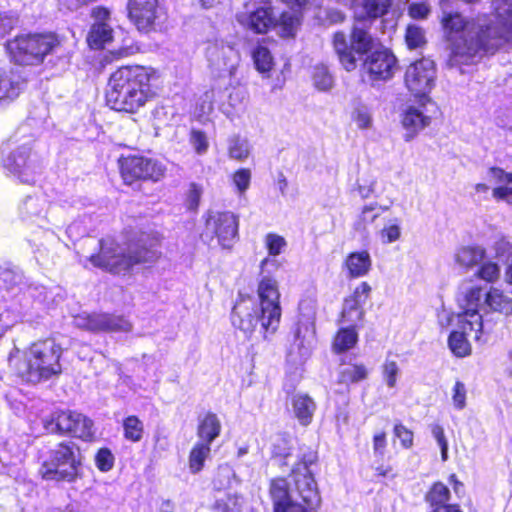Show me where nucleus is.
I'll list each match as a JSON object with an SVG mask.
<instances>
[{
	"label": "nucleus",
	"mask_w": 512,
	"mask_h": 512,
	"mask_svg": "<svg viewBox=\"0 0 512 512\" xmlns=\"http://www.w3.org/2000/svg\"><path fill=\"white\" fill-rule=\"evenodd\" d=\"M236 21L246 30L256 34H265L275 26L276 16L271 4L249 0L236 13Z\"/></svg>",
	"instance_id": "obj_15"
},
{
	"label": "nucleus",
	"mask_w": 512,
	"mask_h": 512,
	"mask_svg": "<svg viewBox=\"0 0 512 512\" xmlns=\"http://www.w3.org/2000/svg\"><path fill=\"white\" fill-rule=\"evenodd\" d=\"M252 59L257 71L263 75H268L274 66V59L270 50L262 45L254 48Z\"/></svg>",
	"instance_id": "obj_38"
},
{
	"label": "nucleus",
	"mask_w": 512,
	"mask_h": 512,
	"mask_svg": "<svg viewBox=\"0 0 512 512\" xmlns=\"http://www.w3.org/2000/svg\"><path fill=\"white\" fill-rule=\"evenodd\" d=\"M387 441L385 432H378L373 437V450L376 455L383 456L386 450Z\"/></svg>",
	"instance_id": "obj_63"
},
{
	"label": "nucleus",
	"mask_w": 512,
	"mask_h": 512,
	"mask_svg": "<svg viewBox=\"0 0 512 512\" xmlns=\"http://www.w3.org/2000/svg\"><path fill=\"white\" fill-rule=\"evenodd\" d=\"M378 236L383 244L398 241L401 237V220L399 218L389 219L378 232Z\"/></svg>",
	"instance_id": "obj_42"
},
{
	"label": "nucleus",
	"mask_w": 512,
	"mask_h": 512,
	"mask_svg": "<svg viewBox=\"0 0 512 512\" xmlns=\"http://www.w3.org/2000/svg\"><path fill=\"white\" fill-rule=\"evenodd\" d=\"M148 236L141 237L139 242L126 249L119 246L113 239L100 241V253L91 255L87 260L97 268L119 274L127 271L135 264L154 261L159 257V239Z\"/></svg>",
	"instance_id": "obj_6"
},
{
	"label": "nucleus",
	"mask_w": 512,
	"mask_h": 512,
	"mask_svg": "<svg viewBox=\"0 0 512 512\" xmlns=\"http://www.w3.org/2000/svg\"><path fill=\"white\" fill-rule=\"evenodd\" d=\"M22 89L20 75L13 68H0V103L15 100Z\"/></svg>",
	"instance_id": "obj_26"
},
{
	"label": "nucleus",
	"mask_w": 512,
	"mask_h": 512,
	"mask_svg": "<svg viewBox=\"0 0 512 512\" xmlns=\"http://www.w3.org/2000/svg\"><path fill=\"white\" fill-rule=\"evenodd\" d=\"M62 348L52 339L33 343L27 350L15 348L9 355L10 367L19 378L37 384L62 372Z\"/></svg>",
	"instance_id": "obj_5"
},
{
	"label": "nucleus",
	"mask_w": 512,
	"mask_h": 512,
	"mask_svg": "<svg viewBox=\"0 0 512 512\" xmlns=\"http://www.w3.org/2000/svg\"><path fill=\"white\" fill-rule=\"evenodd\" d=\"M124 437L132 442H138L142 439L144 426L142 421L136 416H128L123 421Z\"/></svg>",
	"instance_id": "obj_44"
},
{
	"label": "nucleus",
	"mask_w": 512,
	"mask_h": 512,
	"mask_svg": "<svg viewBox=\"0 0 512 512\" xmlns=\"http://www.w3.org/2000/svg\"><path fill=\"white\" fill-rule=\"evenodd\" d=\"M300 329H298L296 334V341H298L297 346L299 349V357L300 360L306 359L312 348V339H313V331H309L308 337L304 336L303 339H300Z\"/></svg>",
	"instance_id": "obj_56"
},
{
	"label": "nucleus",
	"mask_w": 512,
	"mask_h": 512,
	"mask_svg": "<svg viewBox=\"0 0 512 512\" xmlns=\"http://www.w3.org/2000/svg\"><path fill=\"white\" fill-rule=\"evenodd\" d=\"M16 20L0 12V41L14 28Z\"/></svg>",
	"instance_id": "obj_61"
},
{
	"label": "nucleus",
	"mask_w": 512,
	"mask_h": 512,
	"mask_svg": "<svg viewBox=\"0 0 512 512\" xmlns=\"http://www.w3.org/2000/svg\"><path fill=\"white\" fill-rule=\"evenodd\" d=\"M395 436L400 440L401 445L408 449L413 445V433L404 425L398 424L394 427Z\"/></svg>",
	"instance_id": "obj_58"
},
{
	"label": "nucleus",
	"mask_w": 512,
	"mask_h": 512,
	"mask_svg": "<svg viewBox=\"0 0 512 512\" xmlns=\"http://www.w3.org/2000/svg\"><path fill=\"white\" fill-rule=\"evenodd\" d=\"M369 370L364 364H343L338 371V383L346 386L365 380Z\"/></svg>",
	"instance_id": "obj_33"
},
{
	"label": "nucleus",
	"mask_w": 512,
	"mask_h": 512,
	"mask_svg": "<svg viewBox=\"0 0 512 512\" xmlns=\"http://www.w3.org/2000/svg\"><path fill=\"white\" fill-rule=\"evenodd\" d=\"M292 410L299 423L307 426L312 422L316 404L309 395L299 393L292 397Z\"/></svg>",
	"instance_id": "obj_30"
},
{
	"label": "nucleus",
	"mask_w": 512,
	"mask_h": 512,
	"mask_svg": "<svg viewBox=\"0 0 512 512\" xmlns=\"http://www.w3.org/2000/svg\"><path fill=\"white\" fill-rule=\"evenodd\" d=\"M244 499L240 496H229L227 503H225L227 512H241Z\"/></svg>",
	"instance_id": "obj_64"
},
{
	"label": "nucleus",
	"mask_w": 512,
	"mask_h": 512,
	"mask_svg": "<svg viewBox=\"0 0 512 512\" xmlns=\"http://www.w3.org/2000/svg\"><path fill=\"white\" fill-rule=\"evenodd\" d=\"M480 336L481 333L477 341L480 339ZM468 337H473L476 340L475 332L469 329V325H466V327H455L451 331L448 338V346L456 357L462 358L471 354L472 349Z\"/></svg>",
	"instance_id": "obj_28"
},
{
	"label": "nucleus",
	"mask_w": 512,
	"mask_h": 512,
	"mask_svg": "<svg viewBox=\"0 0 512 512\" xmlns=\"http://www.w3.org/2000/svg\"><path fill=\"white\" fill-rule=\"evenodd\" d=\"M74 324L78 328L92 332H130L131 323L121 316L107 313H81L74 318Z\"/></svg>",
	"instance_id": "obj_20"
},
{
	"label": "nucleus",
	"mask_w": 512,
	"mask_h": 512,
	"mask_svg": "<svg viewBox=\"0 0 512 512\" xmlns=\"http://www.w3.org/2000/svg\"><path fill=\"white\" fill-rule=\"evenodd\" d=\"M453 262L464 272L477 267L475 277L487 283H495L500 278V266L488 259L486 250L479 245H463L456 248L453 253Z\"/></svg>",
	"instance_id": "obj_12"
},
{
	"label": "nucleus",
	"mask_w": 512,
	"mask_h": 512,
	"mask_svg": "<svg viewBox=\"0 0 512 512\" xmlns=\"http://www.w3.org/2000/svg\"><path fill=\"white\" fill-rule=\"evenodd\" d=\"M391 0H356L354 4L355 20L376 19L387 13Z\"/></svg>",
	"instance_id": "obj_27"
},
{
	"label": "nucleus",
	"mask_w": 512,
	"mask_h": 512,
	"mask_svg": "<svg viewBox=\"0 0 512 512\" xmlns=\"http://www.w3.org/2000/svg\"><path fill=\"white\" fill-rule=\"evenodd\" d=\"M0 168L7 177L34 184L43 170V160L31 145L7 141L0 146Z\"/></svg>",
	"instance_id": "obj_7"
},
{
	"label": "nucleus",
	"mask_w": 512,
	"mask_h": 512,
	"mask_svg": "<svg viewBox=\"0 0 512 512\" xmlns=\"http://www.w3.org/2000/svg\"><path fill=\"white\" fill-rule=\"evenodd\" d=\"M494 250L497 258H505L508 261L505 280L507 283L512 284V245L505 240H499L495 243Z\"/></svg>",
	"instance_id": "obj_45"
},
{
	"label": "nucleus",
	"mask_w": 512,
	"mask_h": 512,
	"mask_svg": "<svg viewBox=\"0 0 512 512\" xmlns=\"http://www.w3.org/2000/svg\"><path fill=\"white\" fill-rule=\"evenodd\" d=\"M82 460L79 446L73 441L66 440L49 451L48 459L43 463L40 473L46 480L71 482L77 477Z\"/></svg>",
	"instance_id": "obj_10"
},
{
	"label": "nucleus",
	"mask_w": 512,
	"mask_h": 512,
	"mask_svg": "<svg viewBox=\"0 0 512 512\" xmlns=\"http://www.w3.org/2000/svg\"><path fill=\"white\" fill-rule=\"evenodd\" d=\"M377 181L371 180L368 184H360L358 192L363 199L370 198L372 196L378 197L379 192L377 191Z\"/></svg>",
	"instance_id": "obj_62"
},
{
	"label": "nucleus",
	"mask_w": 512,
	"mask_h": 512,
	"mask_svg": "<svg viewBox=\"0 0 512 512\" xmlns=\"http://www.w3.org/2000/svg\"><path fill=\"white\" fill-rule=\"evenodd\" d=\"M43 423L50 433L69 434L84 441H92L95 435L92 420L74 411L54 412Z\"/></svg>",
	"instance_id": "obj_13"
},
{
	"label": "nucleus",
	"mask_w": 512,
	"mask_h": 512,
	"mask_svg": "<svg viewBox=\"0 0 512 512\" xmlns=\"http://www.w3.org/2000/svg\"><path fill=\"white\" fill-rule=\"evenodd\" d=\"M301 25V16L296 12H284L273 28L282 38H292L296 35Z\"/></svg>",
	"instance_id": "obj_34"
},
{
	"label": "nucleus",
	"mask_w": 512,
	"mask_h": 512,
	"mask_svg": "<svg viewBox=\"0 0 512 512\" xmlns=\"http://www.w3.org/2000/svg\"><path fill=\"white\" fill-rule=\"evenodd\" d=\"M206 56L213 80L212 92L232 87L241 60L239 51L230 43L215 40L208 44Z\"/></svg>",
	"instance_id": "obj_9"
},
{
	"label": "nucleus",
	"mask_w": 512,
	"mask_h": 512,
	"mask_svg": "<svg viewBox=\"0 0 512 512\" xmlns=\"http://www.w3.org/2000/svg\"><path fill=\"white\" fill-rule=\"evenodd\" d=\"M94 24L89 31L87 42L92 49H101L113 39V30L108 21L110 12L106 8L93 10Z\"/></svg>",
	"instance_id": "obj_22"
},
{
	"label": "nucleus",
	"mask_w": 512,
	"mask_h": 512,
	"mask_svg": "<svg viewBox=\"0 0 512 512\" xmlns=\"http://www.w3.org/2000/svg\"><path fill=\"white\" fill-rule=\"evenodd\" d=\"M450 499V491L446 485L441 482L435 483L426 496L427 502L431 508L440 505H448Z\"/></svg>",
	"instance_id": "obj_43"
},
{
	"label": "nucleus",
	"mask_w": 512,
	"mask_h": 512,
	"mask_svg": "<svg viewBox=\"0 0 512 512\" xmlns=\"http://www.w3.org/2000/svg\"><path fill=\"white\" fill-rule=\"evenodd\" d=\"M265 246L270 256H278L287 246V242L284 237L275 234L268 233L265 236Z\"/></svg>",
	"instance_id": "obj_52"
},
{
	"label": "nucleus",
	"mask_w": 512,
	"mask_h": 512,
	"mask_svg": "<svg viewBox=\"0 0 512 512\" xmlns=\"http://www.w3.org/2000/svg\"><path fill=\"white\" fill-rule=\"evenodd\" d=\"M188 142L193 148L194 152L199 155H205L210 147V142L207 134L200 129H191L188 137Z\"/></svg>",
	"instance_id": "obj_46"
},
{
	"label": "nucleus",
	"mask_w": 512,
	"mask_h": 512,
	"mask_svg": "<svg viewBox=\"0 0 512 512\" xmlns=\"http://www.w3.org/2000/svg\"><path fill=\"white\" fill-rule=\"evenodd\" d=\"M157 0H130L128 12L130 19L140 31H149L158 17Z\"/></svg>",
	"instance_id": "obj_23"
},
{
	"label": "nucleus",
	"mask_w": 512,
	"mask_h": 512,
	"mask_svg": "<svg viewBox=\"0 0 512 512\" xmlns=\"http://www.w3.org/2000/svg\"><path fill=\"white\" fill-rule=\"evenodd\" d=\"M487 291L481 285H471L462 287L459 297V303L463 310L461 321H469V329L475 332V338H479L482 333L483 322L479 309L485 307L484 298Z\"/></svg>",
	"instance_id": "obj_18"
},
{
	"label": "nucleus",
	"mask_w": 512,
	"mask_h": 512,
	"mask_svg": "<svg viewBox=\"0 0 512 512\" xmlns=\"http://www.w3.org/2000/svg\"><path fill=\"white\" fill-rule=\"evenodd\" d=\"M202 195V188L198 184L192 183L189 188L188 196H187V205L191 210L197 209L200 198Z\"/></svg>",
	"instance_id": "obj_59"
},
{
	"label": "nucleus",
	"mask_w": 512,
	"mask_h": 512,
	"mask_svg": "<svg viewBox=\"0 0 512 512\" xmlns=\"http://www.w3.org/2000/svg\"><path fill=\"white\" fill-rule=\"evenodd\" d=\"M333 46L344 69L352 71L357 67L355 54H369L373 51L374 40L367 30L366 23L356 20L350 42L344 33L337 32L333 37Z\"/></svg>",
	"instance_id": "obj_11"
},
{
	"label": "nucleus",
	"mask_w": 512,
	"mask_h": 512,
	"mask_svg": "<svg viewBox=\"0 0 512 512\" xmlns=\"http://www.w3.org/2000/svg\"><path fill=\"white\" fill-rule=\"evenodd\" d=\"M376 207L377 203H373L365 205L361 209L358 219L354 223V230L360 235L366 236L368 234V225L378 218L379 214L374 212Z\"/></svg>",
	"instance_id": "obj_39"
},
{
	"label": "nucleus",
	"mask_w": 512,
	"mask_h": 512,
	"mask_svg": "<svg viewBox=\"0 0 512 512\" xmlns=\"http://www.w3.org/2000/svg\"><path fill=\"white\" fill-rule=\"evenodd\" d=\"M431 117L421 107L408 105L401 113V124L405 130L404 140L411 141L421 130L429 126Z\"/></svg>",
	"instance_id": "obj_24"
},
{
	"label": "nucleus",
	"mask_w": 512,
	"mask_h": 512,
	"mask_svg": "<svg viewBox=\"0 0 512 512\" xmlns=\"http://www.w3.org/2000/svg\"><path fill=\"white\" fill-rule=\"evenodd\" d=\"M362 70L372 83L388 81L397 70V59L390 50L381 46L366 55Z\"/></svg>",
	"instance_id": "obj_19"
},
{
	"label": "nucleus",
	"mask_w": 512,
	"mask_h": 512,
	"mask_svg": "<svg viewBox=\"0 0 512 512\" xmlns=\"http://www.w3.org/2000/svg\"><path fill=\"white\" fill-rule=\"evenodd\" d=\"M343 265L348 277L361 278L370 272L372 259L368 251H356L347 255Z\"/></svg>",
	"instance_id": "obj_29"
},
{
	"label": "nucleus",
	"mask_w": 512,
	"mask_h": 512,
	"mask_svg": "<svg viewBox=\"0 0 512 512\" xmlns=\"http://www.w3.org/2000/svg\"><path fill=\"white\" fill-rule=\"evenodd\" d=\"M115 462V457L108 448H101L95 456V465L101 472L110 471Z\"/></svg>",
	"instance_id": "obj_53"
},
{
	"label": "nucleus",
	"mask_w": 512,
	"mask_h": 512,
	"mask_svg": "<svg viewBox=\"0 0 512 512\" xmlns=\"http://www.w3.org/2000/svg\"><path fill=\"white\" fill-rule=\"evenodd\" d=\"M437 69L434 61L422 58L411 63L405 71L404 83L406 88L415 96L425 98L426 103H432L427 96L436 85Z\"/></svg>",
	"instance_id": "obj_14"
},
{
	"label": "nucleus",
	"mask_w": 512,
	"mask_h": 512,
	"mask_svg": "<svg viewBox=\"0 0 512 512\" xmlns=\"http://www.w3.org/2000/svg\"><path fill=\"white\" fill-rule=\"evenodd\" d=\"M258 303L250 296L239 295L232 313V325L250 336L257 329L264 339L273 335L280 324L282 309L279 285L275 278L263 275L257 286Z\"/></svg>",
	"instance_id": "obj_2"
},
{
	"label": "nucleus",
	"mask_w": 512,
	"mask_h": 512,
	"mask_svg": "<svg viewBox=\"0 0 512 512\" xmlns=\"http://www.w3.org/2000/svg\"><path fill=\"white\" fill-rule=\"evenodd\" d=\"M210 453L211 444L207 442L197 441L193 445L188 458V466L192 474H197L204 468L205 461L209 458Z\"/></svg>",
	"instance_id": "obj_35"
},
{
	"label": "nucleus",
	"mask_w": 512,
	"mask_h": 512,
	"mask_svg": "<svg viewBox=\"0 0 512 512\" xmlns=\"http://www.w3.org/2000/svg\"><path fill=\"white\" fill-rule=\"evenodd\" d=\"M466 394L464 383L457 381L452 389V403L455 409L463 410L465 408Z\"/></svg>",
	"instance_id": "obj_55"
},
{
	"label": "nucleus",
	"mask_w": 512,
	"mask_h": 512,
	"mask_svg": "<svg viewBox=\"0 0 512 512\" xmlns=\"http://www.w3.org/2000/svg\"><path fill=\"white\" fill-rule=\"evenodd\" d=\"M220 432L221 422L216 414L209 412L199 419L197 427L198 441L212 444L220 435Z\"/></svg>",
	"instance_id": "obj_31"
},
{
	"label": "nucleus",
	"mask_w": 512,
	"mask_h": 512,
	"mask_svg": "<svg viewBox=\"0 0 512 512\" xmlns=\"http://www.w3.org/2000/svg\"><path fill=\"white\" fill-rule=\"evenodd\" d=\"M429 13L430 8L426 2L412 3L409 6V15L414 19H424Z\"/></svg>",
	"instance_id": "obj_60"
},
{
	"label": "nucleus",
	"mask_w": 512,
	"mask_h": 512,
	"mask_svg": "<svg viewBox=\"0 0 512 512\" xmlns=\"http://www.w3.org/2000/svg\"><path fill=\"white\" fill-rule=\"evenodd\" d=\"M495 23L485 15L466 20L460 13H445L442 25L450 47L451 66L468 64L482 53H494L512 33V0L492 2Z\"/></svg>",
	"instance_id": "obj_1"
},
{
	"label": "nucleus",
	"mask_w": 512,
	"mask_h": 512,
	"mask_svg": "<svg viewBox=\"0 0 512 512\" xmlns=\"http://www.w3.org/2000/svg\"><path fill=\"white\" fill-rule=\"evenodd\" d=\"M399 367L396 361L386 359L383 364V378L388 387L393 388L396 386L397 377L399 375Z\"/></svg>",
	"instance_id": "obj_54"
},
{
	"label": "nucleus",
	"mask_w": 512,
	"mask_h": 512,
	"mask_svg": "<svg viewBox=\"0 0 512 512\" xmlns=\"http://www.w3.org/2000/svg\"><path fill=\"white\" fill-rule=\"evenodd\" d=\"M363 317V305H359L349 297L345 300L342 310V321L354 324Z\"/></svg>",
	"instance_id": "obj_49"
},
{
	"label": "nucleus",
	"mask_w": 512,
	"mask_h": 512,
	"mask_svg": "<svg viewBox=\"0 0 512 512\" xmlns=\"http://www.w3.org/2000/svg\"><path fill=\"white\" fill-rule=\"evenodd\" d=\"M463 312L454 314L447 310H441L438 312L437 318H438V324L442 328H447L450 326L455 327H466V325H469V321H461L459 318H462Z\"/></svg>",
	"instance_id": "obj_51"
},
{
	"label": "nucleus",
	"mask_w": 512,
	"mask_h": 512,
	"mask_svg": "<svg viewBox=\"0 0 512 512\" xmlns=\"http://www.w3.org/2000/svg\"><path fill=\"white\" fill-rule=\"evenodd\" d=\"M227 151L231 159L244 161L251 153V144L247 138L234 135L228 139Z\"/></svg>",
	"instance_id": "obj_36"
},
{
	"label": "nucleus",
	"mask_w": 512,
	"mask_h": 512,
	"mask_svg": "<svg viewBox=\"0 0 512 512\" xmlns=\"http://www.w3.org/2000/svg\"><path fill=\"white\" fill-rule=\"evenodd\" d=\"M357 340L358 334L354 327L343 328L336 334L333 348L336 352H344L354 347Z\"/></svg>",
	"instance_id": "obj_40"
},
{
	"label": "nucleus",
	"mask_w": 512,
	"mask_h": 512,
	"mask_svg": "<svg viewBox=\"0 0 512 512\" xmlns=\"http://www.w3.org/2000/svg\"><path fill=\"white\" fill-rule=\"evenodd\" d=\"M405 41L409 49L422 47L426 42L423 29L416 25H409L406 29Z\"/></svg>",
	"instance_id": "obj_50"
},
{
	"label": "nucleus",
	"mask_w": 512,
	"mask_h": 512,
	"mask_svg": "<svg viewBox=\"0 0 512 512\" xmlns=\"http://www.w3.org/2000/svg\"><path fill=\"white\" fill-rule=\"evenodd\" d=\"M48 201L43 195H29L18 206V215L27 225L44 227L47 223Z\"/></svg>",
	"instance_id": "obj_21"
},
{
	"label": "nucleus",
	"mask_w": 512,
	"mask_h": 512,
	"mask_svg": "<svg viewBox=\"0 0 512 512\" xmlns=\"http://www.w3.org/2000/svg\"><path fill=\"white\" fill-rule=\"evenodd\" d=\"M486 179L495 186L493 197L512 205V173L493 167L488 170Z\"/></svg>",
	"instance_id": "obj_25"
},
{
	"label": "nucleus",
	"mask_w": 512,
	"mask_h": 512,
	"mask_svg": "<svg viewBox=\"0 0 512 512\" xmlns=\"http://www.w3.org/2000/svg\"><path fill=\"white\" fill-rule=\"evenodd\" d=\"M119 166L122 178L128 184L138 179L158 181L165 171L160 162L137 155L121 157Z\"/></svg>",
	"instance_id": "obj_17"
},
{
	"label": "nucleus",
	"mask_w": 512,
	"mask_h": 512,
	"mask_svg": "<svg viewBox=\"0 0 512 512\" xmlns=\"http://www.w3.org/2000/svg\"><path fill=\"white\" fill-rule=\"evenodd\" d=\"M352 120L361 130L371 128L373 124L371 109L367 105L359 103L352 112Z\"/></svg>",
	"instance_id": "obj_48"
},
{
	"label": "nucleus",
	"mask_w": 512,
	"mask_h": 512,
	"mask_svg": "<svg viewBox=\"0 0 512 512\" xmlns=\"http://www.w3.org/2000/svg\"><path fill=\"white\" fill-rule=\"evenodd\" d=\"M59 47L60 41L54 34H23L6 43L11 61L19 65H38Z\"/></svg>",
	"instance_id": "obj_8"
},
{
	"label": "nucleus",
	"mask_w": 512,
	"mask_h": 512,
	"mask_svg": "<svg viewBox=\"0 0 512 512\" xmlns=\"http://www.w3.org/2000/svg\"><path fill=\"white\" fill-rule=\"evenodd\" d=\"M238 218L232 212L211 211L205 220L204 235L216 238L222 249H231L238 237Z\"/></svg>",
	"instance_id": "obj_16"
},
{
	"label": "nucleus",
	"mask_w": 512,
	"mask_h": 512,
	"mask_svg": "<svg viewBox=\"0 0 512 512\" xmlns=\"http://www.w3.org/2000/svg\"><path fill=\"white\" fill-rule=\"evenodd\" d=\"M371 287L367 282H361L349 297L359 305H364L370 297Z\"/></svg>",
	"instance_id": "obj_57"
},
{
	"label": "nucleus",
	"mask_w": 512,
	"mask_h": 512,
	"mask_svg": "<svg viewBox=\"0 0 512 512\" xmlns=\"http://www.w3.org/2000/svg\"><path fill=\"white\" fill-rule=\"evenodd\" d=\"M312 82L319 91H329L334 85V79L325 65H316L312 72Z\"/></svg>",
	"instance_id": "obj_41"
},
{
	"label": "nucleus",
	"mask_w": 512,
	"mask_h": 512,
	"mask_svg": "<svg viewBox=\"0 0 512 512\" xmlns=\"http://www.w3.org/2000/svg\"><path fill=\"white\" fill-rule=\"evenodd\" d=\"M294 447V440L286 435H277L273 438L271 443L272 458L282 462L292 454Z\"/></svg>",
	"instance_id": "obj_37"
},
{
	"label": "nucleus",
	"mask_w": 512,
	"mask_h": 512,
	"mask_svg": "<svg viewBox=\"0 0 512 512\" xmlns=\"http://www.w3.org/2000/svg\"><path fill=\"white\" fill-rule=\"evenodd\" d=\"M315 461L316 455L310 451L295 464L291 472L294 488H290L284 478L271 480L269 493L274 512H312L316 509L320 496L310 470Z\"/></svg>",
	"instance_id": "obj_3"
},
{
	"label": "nucleus",
	"mask_w": 512,
	"mask_h": 512,
	"mask_svg": "<svg viewBox=\"0 0 512 512\" xmlns=\"http://www.w3.org/2000/svg\"><path fill=\"white\" fill-rule=\"evenodd\" d=\"M151 72L140 66L121 67L109 78L107 105L118 112L136 113L153 97Z\"/></svg>",
	"instance_id": "obj_4"
},
{
	"label": "nucleus",
	"mask_w": 512,
	"mask_h": 512,
	"mask_svg": "<svg viewBox=\"0 0 512 512\" xmlns=\"http://www.w3.org/2000/svg\"><path fill=\"white\" fill-rule=\"evenodd\" d=\"M485 307L489 310L509 315L512 313V299L506 296L503 291L491 287L485 294Z\"/></svg>",
	"instance_id": "obj_32"
},
{
	"label": "nucleus",
	"mask_w": 512,
	"mask_h": 512,
	"mask_svg": "<svg viewBox=\"0 0 512 512\" xmlns=\"http://www.w3.org/2000/svg\"><path fill=\"white\" fill-rule=\"evenodd\" d=\"M252 174L247 168H240L231 175V181L234 186L235 192L242 196L249 189L251 184Z\"/></svg>",
	"instance_id": "obj_47"
}]
</instances>
